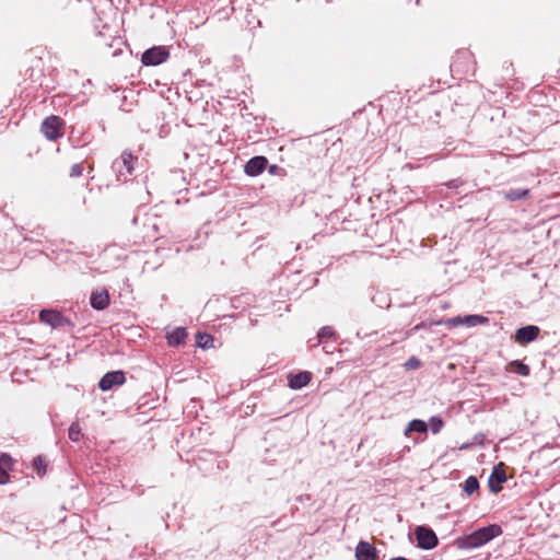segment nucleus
<instances>
[{
    "instance_id": "obj_1",
    "label": "nucleus",
    "mask_w": 560,
    "mask_h": 560,
    "mask_svg": "<svg viewBox=\"0 0 560 560\" xmlns=\"http://www.w3.org/2000/svg\"><path fill=\"white\" fill-rule=\"evenodd\" d=\"M502 529L499 525L492 524L486 527H481L464 537L457 539V546L462 549H475L479 548L491 539L500 536Z\"/></svg>"
},
{
    "instance_id": "obj_2",
    "label": "nucleus",
    "mask_w": 560,
    "mask_h": 560,
    "mask_svg": "<svg viewBox=\"0 0 560 560\" xmlns=\"http://www.w3.org/2000/svg\"><path fill=\"white\" fill-rule=\"evenodd\" d=\"M137 160L130 152L124 151L120 158L116 159L112 164V170L116 175V180L126 183L133 173V162Z\"/></svg>"
},
{
    "instance_id": "obj_3",
    "label": "nucleus",
    "mask_w": 560,
    "mask_h": 560,
    "mask_svg": "<svg viewBox=\"0 0 560 560\" xmlns=\"http://www.w3.org/2000/svg\"><path fill=\"white\" fill-rule=\"evenodd\" d=\"M417 546L423 550H431L439 544V538L434 530L428 526H417L415 529Z\"/></svg>"
},
{
    "instance_id": "obj_4",
    "label": "nucleus",
    "mask_w": 560,
    "mask_h": 560,
    "mask_svg": "<svg viewBox=\"0 0 560 560\" xmlns=\"http://www.w3.org/2000/svg\"><path fill=\"white\" fill-rule=\"evenodd\" d=\"M63 121L58 116L51 115L44 119L40 130L48 140H57L62 136Z\"/></svg>"
},
{
    "instance_id": "obj_5",
    "label": "nucleus",
    "mask_w": 560,
    "mask_h": 560,
    "mask_svg": "<svg viewBox=\"0 0 560 560\" xmlns=\"http://www.w3.org/2000/svg\"><path fill=\"white\" fill-rule=\"evenodd\" d=\"M39 319L40 322L51 326L52 328L73 326L72 322L69 318L65 317L60 312L56 310H42L39 313Z\"/></svg>"
},
{
    "instance_id": "obj_6",
    "label": "nucleus",
    "mask_w": 560,
    "mask_h": 560,
    "mask_svg": "<svg viewBox=\"0 0 560 560\" xmlns=\"http://www.w3.org/2000/svg\"><path fill=\"white\" fill-rule=\"evenodd\" d=\"M168 56L170 54L164 47L156 46L147 49L142 54L141 61L145 66H158L166 61Z\"/></svg>"
},
{
    "instance_id": "obj_7",
    "label": "nucleus",
    "mask_w": 560,
    "mask_h": 560,
    "mask_svg": "<svg viewBox=\"0 0 560 560\" xmlns=\"http://www.w3.org/2000/svg\"><path fill=\"white\" fill-rule=\"evenodd\" d=\"M126 381L125 373L122 371H112L106 373L100 381L98 387L106 392L112 389L116 385H121Z\"/></svg>"
},
{
    "instance_id": "obj_8",
    "label": "nucleus",
    "mask_w": 560,
    "mask_h": 560,
    "mask_svg": "<svg viewBox=\"0 0 560 560\" xmlns=\"http://www.w3.org/2000/svg\"><path fill=\"white\" fill-rule=\"evenodd\" d=\"M540 329L535 325L521 327L515 332V341L520 345H526L537 339Z\"/></svg>"
},
{
    "instance_id": "obj_9",
    "label": "nucleus",
    "mask_w": 560,
    "mask_h": 560,
    "mask_svg": "<svg viewBox=\"0 0 560 560\" xmlns=\"http://www.w3.org/2000/svg\"><path fill=\"white\" fill-rule=\"evenodd\" d=\"M109 293L107 289H97L91 293L90 304L96 311H103L109 305Z\"/></svg>"
},
{
    "instance_id": "obj_10",
    "label": "nucleus",
    "mask_w": 560,
    "mask_h": 560,
    "mask_svg": "<svg viewBox=\"0 0 560 560\" xmlns=\"http://www.w3.org/2000/svg\"><path fill=\"white\" fill-rule=\"evenodd\" d=\"M357 560H377V549L368 541H359L355 547Z\"/></svg>"
},
{
    "instance_id": "obj_11",
    "label": "nucleus",
    "mask_w": 560,
    "mask_h": 560,
    "mask_svg": "<svg viewBox=\"0 0 560 560\" xmlns=\"http://www.w3.org/2000/svg\"><path fill=\"white\" fill-rule=\"evenodd\" d=\"M267 163L268 160L265 156H254L245 164V173L249 176H257L265 171Z\"/></svg>"
},
{
    "instance_id": "obj_12",
    "label": "nucleus",
    "mask_w": 560,
    "mask_h": 560,
    "mask_svg": "<svg viewBox=\"0 0 560 560\" xmlns=\"http://www.w3.org/2000/svg\"><path fill=\"white\" fill-rule=\"evenodd\" d=\"M505 480H506V474H505L504 469H502L499 466L494 467L489 477V481H488L490 490L494 493L501 491V489H502L501 485L503 482H505Z\"/></svg>"
},
{
    "instance_id": "obj_13",
    "label": "nucleus",
    "mask_w": 560,
    "mask_h": 560,
    "mask_svg": "<svg viewBox=\"0 0 560 560\" xmlns=\"http://www.w3.org/2000/svg\"><path fill=\"white\" fill-rule=\"evenodd\" d=\"M312 378V374L307 371L300 372L298 374L291 375L289 378V386L292 389H301L305 387Z\"/></svg>"
},
{
    "instance_id": "obj_14",
    "label": "nucleus",
    "mask_w": 560,
    "mask_h": 560,
    "mask_svg": "<svg viewBox=\"0 0 560 560\" xmlns=\"http://www.w3.org/2000/svg\"><path fill=\"white\" fill-rule=\"evenodd\" d=\"M488 322L487 317H483L481 315H467L464 318L457 316L448 320V323L453 326H456L460 323H465L468 326H477L480 324H485Z\"/></svg>"
},
{
    "instance_id": "obj_15",
    "label": "nucleus",
    "mask_w": 560,
    "mask_h": 560,
    "mask_svg": "<svg viewBox=\"0 0 560 560\" xmlns=\"http://www.w3.org/2000/svg\"><path fill=\"white\" fill-rule=\"evenodd\" d=\"M167 342L170 346H179L185 342L187 332L185 328H175L172 332L167 334Z\"/></svg>"
},
{
    "instance_id": "obj_16",
    "label": "nucleus",
    "mask_w": 560,
    "mask_h": 560,
    "mask_svg": "<svg viewBox=\"0 0 560 560\" xmlns=\"http://www.w3.org/2000/svg\"><path fill=\"white\" fill-rule=\"evenodd\" d=\"M530 190L529 189H523V188H512L503 192L504 198L509 201H517L525 199L529 196Z\"/></svg>"
},
{
    "instance_id": "obj_17",
    "label": "nucleus",
    "mask_w": 560,
    "mask_h": 560,
    "mask_svg": "<svg viewBox=\"0 0 560 560\" xmlns=\"http://www.w3.org/2000/svg\"><path fill=\"white\" fill-rule=\"evenodd\" d=\"M428 431V424L419 419L411 420L405 431V434L408 435L410 432H419L425 433Z\"/></svg>"
},
{
    "instance_id": "obj_18",
    "label": "nucleus",
    "mask_w": 560,
    "mask_h": 560,
    "mask_svg": "<svg viewBox=\"0 0 560 560\" xmlns=\"http://www.w3.org/2000/svg\"><path fill=\"white\" fill-rule=\"evenodd\" d=\"M479 489V481L475 476H469L463 483V490L471 495Z\"/></svg>"
},
{
    "instance_id": "obj_19",
    "label": "nucleus",
    "mask_w": 560,
    "mask_h": 560,
    "mask_svg": "<svg viewBox=\"0 0 560 560\" xmlns=\"http://www.w3.org/2000/svg\"><path fill=\"white\" fill-rule=\"evenodd\" d=\"M510 366L513 368V372H515L516 374L518 375H522V376H528L529 375V366L525 363H523L522 361L520 360H514L510 363Z\"/></svg>"
},
{
    "instance_id": "obj_20",
    "label": "nucleus",
    "mask_w": 560,
    "mask_h": 560,
    "mask_svg": "<svg viewBox=\"0 0 560 560\" xmlns=\"http://www.w3.org/2000/svg\"><path fill=\"white\" fill-rule=\"evenodd\" d=\"M68 436L71 441L78 442L81 436V428L79 425V422H72L68 430Z\"/></svg>"
},
{
    "instance_id": "obj_21",
    "label": "nucleus",
    "mask_w": 560,
    "mask_h": 560,
    "mask_svg": "<svg viewBox=\"0 0 560 560\" xmlns=\"http://www.w3.org/2000/svg\"><path fill=\"white\" fill-rule=\"evenodd\" d=\"M197 343L202 349H208L212 347L213 338L208 334H198L197 335Z\"/></svg>"
},
{
    "instance_id": "obj_22",
    "label": "nucleus",
    "mask_w": 560,
    "mask_h": 560,
    "mask_svg": "<svg viewBox=\"0 0 560 560\" xmlns=\"http://www.w3.org/2000/svg\"><path fill=\"white\" fill-rule=\"evenodd\" d=\"M429 425H430L432 433L436 434L442 430L444 422L439 417H432L429 421Z\"/></svg>"
},
{
    "instance_id": "obj_23",
    "label": "nucleus",
    "mask_w": 560,
    "mask_h": 560,
    "mask_svg": "<svg viewBox=\"0 0 560 560\" xmlns=\"http://www.w3.org/2000/svg\"><path fill=\"white\" fill-rule=\"evenodd\" d=\"M406 370H416L421 366V362L417 357H410L404 364Z\"/></svg>"
},
{
    "instance_id": "obj_24",
    "label": "nucleus",
    "mask_w": 560,
    "mask_h": 560,
    "mask_svg": "<svg viewBox=\"0 0 560 560\" xmlns=\"http://www.w3.org/2000/svg\"><path fill=\"white\" fill-rule=\"evenodd\" d=\"M334 336H335V331L329 326H325V327L320 328V330L318 331V338L319 339H322V338H331Z\"/></svg>"
},
{
    "instance_id": "obj_25",
    "label": "nucleus",
    "mask_w": 560,
    "mask_h": 560,
    "mask_svg": "<svg viewBox=\"0 0 560 560\" xmlns=\"http://www.w3.org/2000/svg\"><path fill=\"white\" fill-rule=\"evenodd\" d=\"M83 173V166L81 163H75L70 168V176L71 177H79Z\"/></svg>"
},
{
    "instance_id": "obj_26",
    "label": "nucleus",
    "mask_w": 560,
    "mask_h": 560,
    "mask_svg": "<svg viewBox=\"0 0 560 560\" xmlns=\"http://www.w3.org/2000/svg\"><path fill=\"white\" fill-rule=\"evenodd\" d=\"M12 465V458L9 454H1L0 455V466L10 467Z\"/></svg>"
},
{
    "instance_id": "obj_27",
    "label": "nucleus",
    "mask_w": 560,
    "mask_h": 560,
    "mask_svg": "<svg viewBox=\"0 0 560 560\" xmlns=\"http://www.w3.org/2000/svg\"><path fill=\"white\" fill-rule=\"evenodd\" d=\"M463 184H464V182H463L462 179L456 178V179H452V180L447 182L445 185H446L448 188L457 189V188H459Z\"/></svg>"
},
{
    "instance_id": "obj_28",
    "label": "nucleus",
    "mask_w": 560,
    "mask_h": 560,
    "mask_svg": "<svg viewBox=\"0 0 560 560\" xmlns=\"http://www.w3.org/2000/svg\"><path fill=\"white\" fill-rule=\"evenodd\" d=\"M9 481V474L0 466V485H4Z\"/></svg>"
},
{
    "instance_id": "obj_29",
    "label": "nucleus",
    "mask_w": 560,
    "mask_h": 560,
    "mask_svg": "<svg viewBox=\"0 0 560 560\" xmlns=\"http://www.w3.org/2000/svg\"><path fill=\"white\" fill-rule=\"evenodd\" d=\"M33 465L39 470V467L43 465L42 457L37 456L33 459Z\"/></svg>"
},
{
    "instance_id": "obj_30",
    "label": "nucleus",
    "mask_w": 560,
    "mask_h": 560,
    "mask_svg": "<svg viewBox=\"0 0 560 560\" xmlns=\"http://www.w3.org/2000/svg\"><path fill=\"white\" fill-rule=\"evenodd\" d=\"M323 349H324V350H325V352H327V353H331V352H332L331 347H330V346H328V345H325Z\"/></svg>"
},
{
    "instance_id": "obj_31",
    "label": "nucleus",
    "mask_w": 560,
    "mask_h": 560,
    "mask_svg": "<svg viewBox=\"0 0 560 560\" xmlns=\"http://www.w3.org/2000/svg\"><path fill=\"white\" fill-rule=\"evenodd\" d=\"M390 560H408V559L399 557V558H394V559H390Z\"/></svg>"
}]
</instances>
